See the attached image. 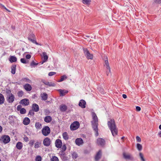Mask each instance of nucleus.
I'll use <instances>...</instances> for the list:
<instances>
[{
    "instance_id": "nucleus-1",
    "label": "nucleus",
    "mask_w": 161,
    "mask_h": 161,
    "mask_svg": "<svg viewBox=\"0 0 161 161\" xmlns=\"http://www.w3.org/2000/svg\"><path fill=\"white\" fill-rule=\"evenodd\" d=\"M108 125L113 136H115L117 134L118 130L114 120V119H111L108 122Z\"/></svg>"
},
{
    "instance_id": "nucleus-2",
    "label": "nucleus",
    "mask_w": 161,
    "mask_h": 161,
    "mask_svg": "<svg viewBox=\"0 0 161 161\" xmlns=\"http://www.w3.org/2000/svg\"><path fill=\"white\" fill-rule=\"evenodd\" d=\"M83 50L85 55L88 59H92L93 58L92 54L90 53L87 48H83Z\"/></svg>"
},
{
    "instance_id": "nucleus-3",
    "label": "nucleus",
    "mask_w": 161,
    "mask_h": 161,
    "mask_svg": "<svg viewBox=\"0 0 161 161\" xmlns=\"http://www.w3.org/2000/svg\"><path fill=\"white\" fill-rule=\"evenodd\" d=\"M50 128L47 126L44 127L42 130V134L45 136H48L50 133Z\"/></svg>"
},
{
    "instance_id": "nucleus-4",
    "label": "nucleus",
    "mask_w": 161,
    "mask_h": 161,
    "mask_svg": "<svg viewBox=\"0 0 161 161\" xmlns=\"http://www.w3.org/2000/svg\"><path fill=\"white\" fill-rule=\"evenodd\" d=\"M79 123L78 121H75L70 125V129L72 130H75L79 127Z\"/></svg>"
},
{
    "instance_id": "nucleus-5",
    "label": "nucleus",
    "mask_w": 161,
    "mask_h": 161,
    "mask_svg": "<svg viewBox=\"0 0 161 161\" xmlns=\"http://www.w3.org/2000/svg\"><path fill=\"white\" fill-rule=\"evenodd\" d=\"M123 158L125 160H128L131 161H133L134 160L133 157L130 154L124 152L123 153Z\"/></svg>"
},
{
    "instance_id": "nucleus-6",
    "label": "nucleus",
    "mask_w": 161,
    "mask_h": 161,
    "mask_svg": "<svg viewBox=\"0 0 161 161\" xmlns=\"http://www.w3.org/2000/svg\"><path fill=\"white\" fill-rule=\"evenodd\" d=\"M92 128L96 132L95 135L96 136H97L98 134V122H92Z\"/></svg>"
},
{
    "instance_id": "nucleus-7",
    "label": "nucleus",
    "mask_w": 161,
    "mask_h": 161,
    "mask_svg": "<svg viewBox=\"0 0 161 161\" xmlns=\"http://www.w3.org/2000/svg\"><path fill=\"white\" fill-rule=\"evenodd\" d=\"M15 99L14 96L13 94L10 95H7L6 97V100L9 103H11L14 102Z\"/></svg>"
},
{
    "instance_id": "nucleus-8",
    "label": "nucleus",
    "mask_w": 161,
    "mask_h": 161,
    "mask_svg": "<svg viewBox=\"0 0 161 161\" xmlns=\"http://www.w3.org/2000/svg\"><path fill=\"white\" fill-rule=\"evenodd\" d=\"M10 138L8 135H4L2 137L1 140L5 144L8 143L10 142Z\"/></svg>"
},
{
    "instance_id": "nucleus-9",
    "label": "nucleus",
    "mask_w": 161,
    "mask_h": 161,
    "mask_svg": "<svg viewBox=\"0 0 161 161\" xmlns=\"http://www.w3.org/2000/svg\"><path fill=\"white\" fill-rule=\"evenodd\" d=\"M51 141L50 138L49 137H46L43 140V145L46 147L49 146L51 144Z\"/></svg>"
},
{
    "instance_id": "nucleus-10",
    "label": "nucleus",
    "mask_w": 161,
    "mask_h": 161,
    "mask_svg": "<svg viewBox=\"0 0 161 161\" xmlns=\"http://www.w3.org/2000/svg\"><path fill=\"white\" fill-rule=\"evenodd\" d=\"M55 146L58 148H60L62 146V142L61 140L57 139L55 142Z\"/></svg>"
},
{
    "instance_id": "nucleus-11",
    "label": "nucleus",
    "mask_w": 161,
    "mask_h": 161,
    "mask_svg": "<svg viewBox=\"0 0 161 161\" xmlns=\"http://www.w3.org/2000/svg\"><path fill=\"white\" fill-rule=\"evenodd\" d=\"M20 103L25 106H27L29 104V101L28 99L25 98L21 100Z\"/></svg>"
},
{
    "instance_id": "nucleus-12",
    "label": "nucleus",
    "mask_w": 161,
    "mask_h": 161,
    "mask_svg": "<svg viewBox=\"0 0 161 161\" xmlns=\"http://www.w3.org/2000/svg\"><path fill=\"white\" fill-rule=\"evenodd\" d=\"M97 142V144L101 146H103L105 144V141L103 138H99L98 139Z\"/></svg>"
},
{
    "instance_id": "nucleus-13",
    "label": "nucleus",
    "mask_w": 161,
    "mask_h": 161,
    "mask_svg": "<svg viewBox=\"0 0 161 161\" xmlns=\"http://www.w3.org/2000/svg\"><path fill=\"white\" fill-rule=\"evenodd\" d=\"M32 108L33 111L35 112H37L39 110L38 105L36 103H33L32 106Z\"/></svg>"
},
{
    "instance_id": "nucleus-14",
    "label": "nucleus",
    "mask_w": 161,
    "mask_h": 161,
    "mask_svg": "<svg viewBox=\"0 0 161 161\" xmlns=\"http://www.w3.org/2000/svg\"><path fill=\"white\" fill-rule=\"evenodd\" d=\"M42 82L45 85L49 86H55L56 85L54 83L52 82H49L48 81L43 80Z\"/></svg>"
},
{
    "instance_id": "nucleus-15",
    "label": "nucleus",
    "mask_w": 161,
    "mask_h": 161,
    "mask_svg": "<svg viewBox=\"0 0 161 161\" xmlns=\"http://www.w3.org/2000/svg\"><path fill=\"white\" fill-rule=\"evenodd\" d=\"M86 102L83 100H81L79 103V105L82 108H86Z\"/></svg>"
},
{
    "instance_id": "nucleus-16",
    "label": "nucleus",
    "mask_w": 161,
    "mask_h": 161,
    "mask_svg": "<svg viewBox=\"0 0 161 161\" xmlns=\"http://www.w3.org/2000/svg\"><path fill=\"white\" fill-rule=\"evenodd\" d=\"M24 88L27 91H30L32 89L31 86L29 84H26L24 86Z\"/></svg>"
},
{
    "instance_id": "nucleus-17",
    "label": "nucleus",
    "mask_w": 161,
    "mask_h": 161,
    "mask_svg": "<svg viewBox=\"0 0 161 161\" xmlns=\"http://www.w3.org/2000/svg\"><path fill=\"white\" fill-rule=\"evenodd\" d=\"M75 142L76 144L78 146L82 144L83 143V140L80 138H77Z\"/></svg>"
},
{
    "instance_id": "nucleus-18",
    "label": "nucleus",
    "mask_w": 161,
    "mask_h": 161,
    "mask_svg": "<svg viewBox=\"0 0 161 161\" xmlns=\"http://www.w3.org/2000/svg\"><path fill=\"white\" fill-rule=\"evenodd\" d=\"M102 155V152L101 150H99L97 153L95 157V159L97 161L99 160L101 158Z\"/></svg>"
},
{
    "instance_id": "nucleus-19",
    "label": "nucleus",
    "mask_w": 161,
    "mask_h": 161,
    "mask_svg": "<svg viewBox=\"0 0 161 161\" xmlns=\"http://www.w3.org/2000/svg\"><path fill=\"white\" fill-rule=\"evenodd\" d=\"M92 117L93 120L92 121L93 122H98V119L97 116L94 112H93L92 114Z\"/></svg>"
},
{
    "instance_id": "nucleus-20",
    "label": "nucleus",
    "mask_w": 161,
    "mask_h": 161,
    "mask_svg": "<svg viewBox=\"0 0 161 161\" xmlns=\"http://www.w3.org/2000/svg\"><path fill=\"white\" fill-rule=\"evenodd\" d=\"M58 91L60 93L61 96H63L65 95L68 92V91L65 90L59 89L58 90Z\"/></svg>"
},
{
    "instance_id": "nucleus-21",
    "label": "nucleus",
    "mask_w": 161,
    "mask_h": 161,
    "mask_svg": "<svg viewBox=\"0 0 161 161\" xmlns=\"http://www.w3.org/2000/svg\"><path fill=\"white\" fill-rule=\"evenodd\" d=\"M59 108L61 112H65L67 110V107L65 105L62 104L60 106Z\"/></svg>"
},
{
    "instance_id": "nucleus-22",
    "label": "nucleus",
    "mask_w": 161,
    "mask_h": 161,
    "mask_svg": "<svg viewBox=\"0 0 161 161\" xmlns=\"http://www.w3.org/2000/svg\"><path fill=\"white\" fill-rule=\"evenodd\" d=\"M30 122V119L28 117H25L23 119V123L25 125H27Z\"/></svg>"
},
{
    "instance_id": "nucleus-23",
    "label": "nucleus",
    "mask_w": 161,
    "mask_h": 161,
    "mask_svg": "<svg viewBox=\"0 0 161 161\" xmlns=\"http://www.w3.org/2000/svg\"><path fill=\"white\" fill-rule=\"evenodd\" d=\"M9 60V61L12 63L16 62L17 60V58L16 57L14 56H10Z\"/></svg>"
},
{
    "instance_id": "nucleus-24",
    "label": "nucleus",
    "mask_w": 161,
    "mask_h": 161,
    "mask_svg": "<svg viewBox=\"0 0 161 161\" xmlns=\"http://www.w3.org/2000/svg\"><path fill=\"white\" fill-rule=\"evenodd\" d=\"M16 147L19 150L21 149L23 147V144L21 142H18L16 146Z\"/></svg>"
},
{
    "instance_id": "nucleus-25",
    "label": "nucleus",
    "mask_w": 161,
    "mask_h": 161,
    "mask_svg": "<svg viewBox=\"0 0 161 161\" xmlns=\"http://www.w3.org/2000/svg\"><path fill=\"white\" fill-rule=\"evenodd\" d=\"M52 118L50 116H46L44 119V121L46 123H49L52 121Z\"/></svg>"
},
{
    "instance_id": "nucleus-26",
    "label": "nucleus",
    "mask_w": 161,
    "mask_h": 161,
    "mask_svg": "<svg viewBox=\"0 0 161 161\" xmlns=\"http://www.w3.org/2000/svg\"><path fill=\"white\" fill-rule=\"evenodd\" d=\"M41 142L40 141H37L35 144L34 147L35 148H38L41 146Z\"/></svg>"
},
{
    "instance_id": "nucleus-27",
    "label": "nucleus",
    "mask_w": 161,
    "mask_h": 161,
    "mask_svg": "<svg viewBox=\"0 0 161 161\" xmlns=\"http://www.w3.org/2000/svg\"><path fill=\"white\" fill-rule=\"evenodd\" d=\"M16 65L15 64L11 66V73L13 74L15 73Z\"/></svg>"
},
{
    "instance_id": "nucleus-28",
    "label": "nucleus",
    "mask_w": 161,
    "mask_h": 161,
    "mask_svg": "<svg viewBox=\"0 0 161 161\" xmlns=\"http://www.w3.org/2000/svg\"><path fill=\"white\" fill-rule=\"evenodd\" d=\"M5 100V99L3 95L0 93V104H3Z\"/></svg>"
},
{
    "instance_id": "nucleus-29",
    "label": "nucleus",
    "mask_w": 161,
    "mask_h": 161,
    "mask_svg": "<svg viewBox=\"0 0 161 161\" xmlns=\"http://www.w3.org/2000/svg\"><path fill=\"white\" fill-rule=\"evenodd\" d=\"M67 78V77L66 75H64L61 77L60 79L57 81L58 82H59L65 80Z\"/></svg>"
},
{
    "instance_id": "nucleus-30",
    "label": "nucleus",
    "mask_w": 161,
    "mask_h": 161,
    "mask_svg": "<svg viewBox=\"0 0 161 161\" xmlns=\"http://www.w3.org/2000/svg\"><path fill=\"white\" fill-rule=\"evenodd\" d=\"M35 126L36 129H40L42 127V125L39 122H36Z\"/></svg>"
},
{
    "instance_id": "nucleus-31",
    "label": "nucleus",
    "mask_w": 161,
    "mask_h": 161,
    "mask_svg": "<svg viewBox=\"0 0 161 161\" xmlns=\"http://www.w3.org/2000/svg\"><path fill=\"white\" fill-rule=\"evenodd\" d=\"M60 157L63 160L65 161L67 160V157L65 155V153H60Z\"/></svg>"
},
{
    "instance_id": "nucleus-32",
    "label": "nucleus",
    "mask_w": 161,
    "mask_h": 161,
    "mask_svg": "<svg viewBox=\"0 0 161 161\" xmlns=\"http://www.w3.org/2000/svg\"><path fill=\"white\" fill-rule=\"evenodd\" d=\"M41 97L43 100H46L47 99V95L46 93H44L41 94Z\"/></svg>"
},
{
    "instance_id": "nucleus-33",
    "label": "nucleus",
    "mask_w": 161,
    "mask_h": 161,
    "mask_svg": "<svg viewBox=\"0 0 161 161\" xmlns=\"http://www.w3.org/2000/svg\"><path fill=\"white\" fill-rule=\"evenodd\" d=\"M61 147V150L60 152V153H64V152L66 150L67 147L65 144H63Z\"/></svg>"
},
{
    "instance_id": "nucleus-34",
    "label": "nucleus",
    "mask_w": 161,
    "mask_h": 161,
    "mask_svg": "<svg viewBox=\"0 0 161 161\" xmlns=\"http://www.w3.org/2000/svg\"><path fill=\"white\" fill-rule=\"evenodd\" d=\"M63 136L64 139L65 140H67L69 138V136L67 132H64L63 133Z\"/></svg>"
},
{
    "instance_id": "nucleus-35",
    "label": "nucleus",
    "mask_w": 161,
    "mask_h": 161,
    "mask_svg": "<svg viewBox=\"0 0 161 161\" xmlns=\"http://www.w3.org/2000/svg\"><path fill=\"white\" fill-rule=\"evenodd\" d=\"M42 55L43 57V60L47 61L48 58V56L47 55V53L46 52H44L42 53Z\"/></svg>"
},
{
    "instance_id": "nucleus-36",
    "label": "nucleus",
    "mask_w": 161,
    "mask_h": 161,
    "mask_svg": "<svg viewBox=\"0 0 161 161\" xmlns=\"http://www.w3.org/2000/svg\"><path fill=\"white\" fill-rule=\"evenodd\" d=\"M72 158L75 159L78 157V154L76 152H74L72 154Z\"/></svg>"
},
{
    "instance_id": "nucleus-37",
    "label": "nucleus",
    "mask_w": 161,
    "mask_h": 161,
    "mask_svg": "<svg viewBox=\"0 0 161 161\" xmlns=\"http://www.w3.org/2000/svg\"><path fill=\"white\" fill-rule=\"evenodd\" d=\"M105 65L106 66V68H107V69H109V72H110V67H109V63H108V60H105Z\"/></svg>"
},
{
    "instance_id": "nucleus-38",
    "label": "nucleus",
    "mask_w": 161,
    "mask_h": 161,
    "mask_svg": "<svg viewBox=\"0 0 161 161\" xmlns=\"http://www.w3.org/2000/svg\"><path fill=\"white\" fill-rule=\"evenodd\" d=\"M34 111L33 110H31L29 111V113L28 114V116L29 117H30L31 116H33L35 114L34 113Z\"/></svg>"
},
{
    "instance_id": "nucleus-39",
    "label": "nucleus",
    "mask_w": 161,
    "mask_h": 161,
    "mask_svg": "<svg viewBox=\"0 0 161 161\" xmlns=\"http://www.w3.org/2000/svg\"><path fill=\"white\" fill-rule=\"evenodd\" d=\"M83 3L86 5H89L90 4L91 2L90 0H82Z\"/></svg>"
},
{
    "instance_id": "nucleus-40",
    "label": "nucleus",
    "mask_w": 161,
    "mask_h": 161,
    "mask_svg": "<svg viewBox=\"0 0 161 161\" xmlns=\"http://www.w3.org/2000/svg\"><path fill=\"white\" fill-rule=\"evenodd\" d=\"M17 94L18 97H21L24 95V92L22 90L19 91L18 92Z\"/></svg>"
},
{
    "instance_id": "nucleus-41",
    "label": "nucleus",
    "mask_w": 161,
    "mask_h": 161,
    "mask_svg": "<svg viewBox=\"0 0 161 161\" xmlns=\"http://www.w3.org/2000/svg\"><path fill=\"white\" fill-rule=\"evenodd\" d=\"M137 148L139 151H141L142 149V146L141 144L137 143Z\"/></svg>"
},
{
    "instance_id": "nucleus-42",
    "label": "nucleus",
    "mask_w": 161,
    "mask_h": 161,
    "mask_svg": "<svg viewBox=\"0 0 161 161\" xmlns=\"http://www.w3.org/2000/svg\"><path fill=\"white\" fill-rule=\"evenodd\" d=\"M20 113L21 114H24L26 113V110L25 108H22L20 110Z\"/></svg>"
},
{
    "instance_id": "nucleus-43",
    "label": "nucleus",
    "mask_w": 161,
    "mask_h": 161,
    "mask_svg": "<svg viewBox=\"0 0 161 161\" xmlns=\"http://www.w3.org/2000/svg\"><path fill=\"white\" fill-rule=\"evenodd\" d=\"M51 161H59V160L58 157L55 156H54L51 158Z\"/></svg>"
},
{
    "instance_id": "nucleus-44",
    "label": "nucleus",
    "mask_w": 161,
    "mask_h": 161,
    "mask_svg": "<svg viewBox=\"0 0 161 161\" xmlns=\"http://www.w3.org/2000/svg\"><path fill=\"white\" fill-rule=\"evenodd\" d=\"M42 157L40 156H37L35 158L36 161H42Z\"/></svg>"
},
{
    "instance_id": "nucleus-45",
    "label": "nucleus",
    "mask_w": 161,
    "mask_h": 161,
    "mask_svg": "<svg viewBox=\"0 0 161 161\" xmlns=\"http://www.w3.org/2000/svg\"><path fill=\"white\" fill-rule=\"evenodd\" d=\"M28 39L29 40L31 41L32 42L34 43H35L36 45H38V43H37V42H36V41L33 39H31L30 38H28Z\"/></svg>"
},
{
    "instance_id": "nucleus-46",
    "label": "nucleus",
    "mask_w": 161,
    "mask_h": 161,
    "mask_svg": "<svg viewBox=\"0 0 161 161\" xmlns=\"http://www.w3.org/2000/svg\"><path fill=\"white\" fill-rule=\"evenodd\" d=\"M139 156L141 158L142 161H145L143 155L141 153H139Z\"/></svg>"
},
{
    "instance_id": "nucleus-47",
    "label": "nucleus",
    "mask_w": 161,
    "mask_h": 161,
    "mask_svg": "<svg viewBox=\"0 0 161 161\" xmlns=\"http://www.w3.org/2000/svg\"><path fill=\"white\" fill-rule=\"evenodd\" d=\"M34 142H35V141L34 140H31L30 141L29 144L30 145V146H32L34 143Z\"/></svg>"
},
{
    "instance_id": "nucleus-48",
    "label": "nucleus",
    "mask_w": 161,
    "mask_h": 161,
    "mask_svg": "<svg viewBox=\"0 0 161 161\" xmlns=\"http://www.w3.org/2000/svg\"><path fill=\"white\" fill-rule=\"evenodd\" d=\"M21 62L24 64H26L27 63L26 59L24 58H22L20 59Z\"/></svg>"
},
{
    "instance_id": "nucleus-49",
    "label": "nucleus",
    "mask_w": 161,
    "mask_h": 161,
    "mask_svg": "<svg viewBox=\"0 0 161 161\" xmlns=\"http://www.w3.org/2000/svg\"><path fill=\"white\" fill-rule=\"evenodd\" d=\"M38 64V63H36L34 61H32L30 64V65L31 66H36Z\"/></svg>"
},
{
    "instance_id": "nucleus-50",
    "label": "nucleus",
    "mask_w": 161,
    "mask_h": 161,
    "mask_svg": "<svg viewBox=\"0 0 161 161\" xmlns=\"http://www.w3.org/2000/svg\"><path fill=\"white\" fill-rule=\"evenodd\" d=\"M24 80L26 82H28L29 83H31V80L28 78H24Z\"/></svg>"
},
{
    "instance_id": "nucleus-51",
    "label": "nucleus",
    "mask_w": 161,
    "mask_h": 161,
    "mask_svg": "<svg viewBox=\"0 0 161 161\" xmlns=\"http://www.w3.org/2000/svg\"><path fill=\"white\" fill-rule=\"evenodd\" d=\"M0 5L2 6L3 8L6 9L7 11H8L9 12H10V11L6 7L0 3Z\"/></svg>"
},
{
    "instance_id": "nucleus-52",
    "label": "nucleus",
    "mask_w": 161,
    "mask_h": 161,
    "mask_svg": "<svg viewBox=\"0 0 161 161\" xmlns=\"http://www.w3.org/2000/svg\"><path fill=\"white\" fill-rule=\"evenodd\" d=\"M56 74V73L55 72H51L48 73V75L49 76H51L54 75L55 74Z\"/></svg>"
},
{
    "instance_id": "nucleus-53",
    "label": "nucleus",
    "mask_w": 161,
    "mask_h": 161,
    "mask_svg": "<svg viewBox=\"0 0 161 161\" xmlns=\"http://www.w3.org/2000/svg\"><path fill=\"white\" fill-rule=\"evenodd\" d=\"M6 93L8 94V95H10L11 94H12L11 93V91L10 90H7L6 91Z\"/></svg>"
},
{
    "instance_id": "nucleus-54",
    "label": "nucleus",
    "mask_w": 161,
    "mask_h": 161,
    "mask_svg": "<svg viewBox=\"0 0 161 161\" xmlns=\"http://www.w3.org/2000/svg\"><path fill=\"white\" fill-rule=\"evenodd\" d=\"M22 106L21 105H19L17 106V109L18 111H19L22 109Z\"/></svg>"
},
{
    "instance_id": "nucleus-55",
    "label": "nucleus",
    "mask_w": 161,
    "mask_h": 161,
    "mask_svg": "<svg viewBox=\"0 0 161 161\" xmlns=\"http://www.w3.org/2000/svg\"><path fill=\"white\" fill-rule=\"evenodd\" d=\"M136 141L137 142H141V138L138 136H137L136 137Z\"/></svg>"
},
{
    "instance_id": "nucleus-56",
    "label": "nucleus",
    "mask_w": 161,
    "mask_h": 161,
    "mask_svg": "<svg viewBox=\"0 0 161 161\" xmlns=\"http://www.w3.org/2000/svg\"><path fill=\"white\" fill-rule=\"evenodd\" d=\"M154 2L156 3H161V0H154Z\"/></svg>"
},
{
    "instance_id": "nucleus-57",
    "label": "nucleus",
    "mask_w": 161,
    "mask_h": 161,
    "mask_svg": "<svg viewBox=\"0 0 161 161\" xmlns=\"http://www.w3.org/2000/svg\"><path fill=\"white\" fill-rule=\"evenodd\" d=\"M24 140L26 142L29 141V138L26 136H25L24 138Z\"/></svg>"
},
{
    "instance_id": "nucleus-58",
    "label": "nucleus",
    "mask_w": 161,
    "mask_h": 161,
    "mask_svg": "<svg viewBox=\"0 0 161 161\" xmlns=\"http://www.w3.org/2000/svg\"><path fill=\"white\" fill-rule=\"evenodd\" d=\"M141 108L139 106H136V110L137 111H139L141 110Z\"/></svg>"
},
{
    "instance_id": "nucleus-59",
    "label": "nucleus",
    "mask_w": 161,
    "mask_h": 161,
    "mask_svg": "<svg viewBox=\"0 0 161 161\" xmlns=\"http://www.w3.org/2000/svg\"><path fill=\"white\" fill-rule=\"evenodd\" d=\"M26 58L27 59H29L31 58V56L30 54H27L26 56Z\"/></svg>"
},
{
    "instance_id": "nucleus-60",
    "label": "nucleus",
    "mask_w": 161,
    "mask_h": 161,
    "mask_svg": "<svg viewBox=\"0 0 161 161\" xmlns=\"http://www.w3.org/2000/svg\"><path fill=\"white\" fill-rule=\"evenodd\" d=\"M122 97H123V98L125 99L127 98V96L126 94H123L122 95Z\"/></svg>"
},
{
    "instance_id": "nucleus-61",
    "label": "nucleus",
    "mask_w": 161,
    "mask_h": 161,
    "mask_svg": "<svg viewBox=\"0 0 161 161\" xmlns=\"http://www.w3.org/2000/svg\"><path fill=\"white\" fill-rule=\"evenodd\" d=\"M46 61L44 60L43 59V60L40 62V63L42 64H43L44 62H46Z\"/></svg>"
},
{
    "instance_id": "nucleus-62",
    "label": "nucleus",
    "mask_w": 161,
    "mask_h": 161,
    "mask_svg": "<svg viewBox=\"0 0 161 161\" xmlns=\"http://www.w3.org/2000/svg\"><path fill=\"white\" fill-rule=\"evenodd\" d=\"M108 70L106 71V73H107V75H108L109 74V73L110 72H109V69H107Z\"/></svg>"
},
{
    "instance_id": "nucleus-63",
    "label": "nucleus",
    "mask_w": 161,
    "mask_h": 161,
    "mask_svg": "<svg viewBox=\"0 0 161 161\" xmlns=\"http://www.w3.org/2000/svg\"><path fill=\"white\" fill-rule=\"evenodd\" d=\"M3 130V128L0 125V133Z\"/></svg>"
},
{
    "instance_id": "nucleus-64",
    "label": "nucleus",
    "mask_w": 161,
    "mask_h": 161,
    "mask_svg": "<svg viewBox=\"0 0 161 161\" xmlns=\"http://www.w3.org/2000/svg\"><path fill=\"white\" fill-rule=\"evenodd\" d=\"M158 135L160 137H161V131L158 133Z\"/></svg>"
}]
</instances>
